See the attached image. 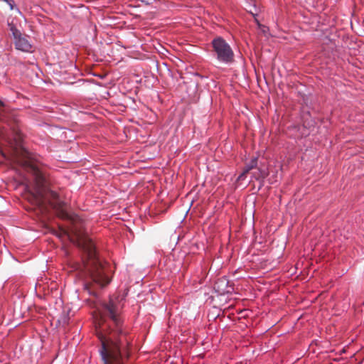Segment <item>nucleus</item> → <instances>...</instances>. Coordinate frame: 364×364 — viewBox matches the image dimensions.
<instances>
[{"instance_id": "nucleus-1", "label": "nucleus", "mask_w": 364, "mask_h": 364, "mask_svg": "<svg viewBox=\"0 0 364 364\" xmlns=\"http://www.w3.org/2000/svg\"><path fill=\"white\" fill-rule=\"evenodd\" d=\"M121 308L118 299H110L105 305L113 321L114 328L107 341L102 340L100 353L104 364H121V359L128 356V330L119 315Z\"/></svg>"}, {"instance_id": "nucleus-2", "label": "nucleus", "mask_w": 364, "mask_h": 364, "mask_svg": "<svg viewBox=\"0 0 364 364\" xmlns=\"http://www.w3.org/2000/svg\"><path fill=\"white\" fill-rule=\"evenodd\" d=\"M87 254L88 261L85 264L92 281L100 287H103L110 282L109 277L106 274L104 267L96 253L94 243L88 241L83 247Z\"/></svg>"}, {"instance_id": "nucleus-3", "label": "nucleus", "mask_w": 364, "mask_h": 364, "mask_svg": "<svg viewBox=\"0 0 364 364\" xmlns=\"http://www.w3.org/2000/svg\"><path fill=\"white\" fill-rule=\"evenodd\" d=\"M212 46L217 60L223 64H230L234 60V53L230 45L220 37L213 40Z\"/></svg>"}, {"instance_id": "nucleus-4", "label": "nucleus", "mask_w": 364, "mask_h": 364, "mask_svg": "<svg viewBox=\"0 0 364 364\" xmlns=\"http://www.w3.org/2000/svg\"><path fill=\"white\" fill-rule=\"evenodd\" d=\"M9 30L12 33L15 48L18 50L31 53L33 45L28 35L23 34L14 24L9 23Z\"/></svg>"}, {"instance_id": "nucleus-5", "label": "nucleus", "mask_w": 364, "mask_h": 364, "mask_svg": "<svg viewBox=\"0 0 364 364\" xmlns=\"http://www.w3.org/2000/svg\"><path fill=\"white\" fill-rule=\"evenodd\" d=\"M26 157L27 159L23 161V166L25 170L31 175L32 179L33 180L36 186L37 185V186L40 188L44 184V176L38 166L36 165V163L33 161L32 155L27 152Z\"/></svg>"}, {"instance_id": "nucleus-6", "label": "nucleus", "mask_w": 364, "mask_h": 364, "mask_svg": "<svg viewBox=\"0 0 364 364\" xmlns=\"http://www.w3.org/2000/svg\"><path fill=\"white\" fill-rule=\"evenodd\" d=\"M257 164V158L254 157L251 159V161L246 165L245 169V172H249L250 170L256 167Z\"/></svg>"}, {"instance_id": "nucleus-7", "label": "nucleus", "mask_w": 364, "mask_h": 364, "mask_svg": "<svg viewBox=\"0 0 364 364\" xmlns=\"http://www.w3.org/2000/svg\"><path fill=\"white\" fill-rule=\"evenodd\" d=\"M268 173L265 169H259L258 176H255L257 180L264 179L267 177Z\"/></svg>"}, {"instance_id": "nucleus-8", "label": "nucleus", "mask_w": 364, "mask_h": 364, "mask_svg": "<svg viewBox=\"0 0 364 364\" xmlns=\"http://www.w3.org/2000/svg\"><path fill=\"white\" fill-rule=\"evenodd\" d=\"M9 5L11 10L15 9V1L14 0H4Z\"/></svg>"}, {"instance_id": "nucleus-9", "label": "nucleus", "mask_w": 364, "mask_h": 364, "mask_svg": "<svg viewBox=\"0 0 364 364\" xmlns=\"http://www.w3.org/2000/svg\"><path fill=\"white\" fill-rule=\"evenodd\" d=\"M248 172H245V169L243 170V171L237 177V181H240V180H243L244 178L245 177V175Z\"/></svg>"}, {"instance_id": "nucleus-10", "label": "nucleus", "mask_w": 364, "mask_h": 364, "mask_svg": "<svg viewBox=\"0 0 364 364\" xmlns=\"http://www.w3.org/2000/svg\"><path fill=\"white\" fill-rule=\"evenodd\" d=\"M4 106V103L0 100V107Z\"/></svg>"}, {"instance_id": "nucleus-11", "label": "nucleus", "mask_w": 364, "mask_h": 364, "mask_svg": "<svg viewBox=\"0 0 364 364\" xmlns=\"http://www.w3.org/2000/svg\"><path fill=\"white\" fill-rule=\"evenodd\" d=\"M16 10L18 13H21V11H20L19 9L16 8Z\"/></svg>"}]
</instances>
